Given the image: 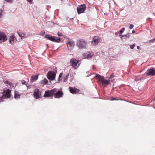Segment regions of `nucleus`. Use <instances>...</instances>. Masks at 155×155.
Returning <instances> with one entry per match:
<instances>
[{
  "mask_svg": "<svg viewBox=\"0 0 155 155\" xmlns=\"http://www.w3.org/2000/svg\"><path fill=\"white\" fill-rule=\"evenodd\" d=\"M45 38L49 40L54 42L59 43L61 41L60 37H58L55 36H52L49 34L45 35Z\"/></svg>",
  "mask_w": 155,
  "mask_h": 155,
  "instance_id": "7ed1b4c3",
  "label": "nucleus"
},
{
  "mask_svg": "<svg viewBox=\"0 0 155 155\" xmlns=\"http://www.w3.org/2000/svg\"><path fill=\"white\" fill-rule=\"evenodd\" d=\"M138 1H140V0H138Z\"/></svg>",
  "mask_w": 155,
  "mask_h": 155,
  "instance_id": "8fccbe9b",
  "label": "nucleus"
},
{
  "mask_svg": "<svg viewBox=\"0 0 155 155\" xmlns=\"http://www.w3.org/2000/svg\"><path fill=\"white\" fill-rule=\"evenodd\" d=\"M67 45L68 49L71 50L72 49L73 47H74V43L73 42L69 41L67 43Z\"/></svg>",
  "mask_w": 155,
  "mask_h": 155,
  "instance_id": "dca6fc26",
  "label": "nucleus"
},
{
  "mask_svg": "<svg viewBox=\"0 0 155 155\" xmlns=\"http://www.w3.org/2000/svg\"><path fill=\"white\" fill-rule=\"evenodd\" d=\"M34 96L36 99H38L41 97V94H39V90L38 89H35L34 92Z\"/></svg>",
  "mask_w": 155,
  "mask_h": 155,
  "instance_id": "9b49d317",
  "label": "nucleus"
},
{
  "mask_svg": "<svg viewBox=\"0 0 155 155\" xmlns=\"http://www.w3.org/2000/svg\"><path fill=\"white\" fill-rule=\"evenodd\" d=\"M69 76V74L68 73L66 74L63 79V81L64 82H66L68 80V78Z\"/></svg>",
  "mask_w": 155,
  "mask_h": 155,
  "instance_id": "5701e85b",
  "label": "nucleus"
},
{
  "mask_svg": "<svg viewBox=\"0 0 155 155\" xmlns=\"http://www.w3.org/2000/svg\"><path fill=\"white\" fill-rule=\"evenodd\" d=\"M21 84L23 85H25L26 84V82L25 80H22L21 81Z\"/></svg>",
  "mask_w": 155,
  "mask_h": 155,
  "instance_id": "cd10ccee",
  "label": "nucleus"
},
{
  "mask_svg": "<svg viewBox=\"0 0 155 155\" xmlns=\"http://www.w3.org/2000/svg\"><path fill=\"white\" fill-rule=\"evenodd\" d=\"M46 45L47 46V47L48 48V44H46Z\"/></svg>",
  "mask_w": 155,
  "mask_h": 155,
  "instance_id": "49530a36",
  "label": "nucleus"
},
{
  "mask_svg": "<svg viewBox=\"0 0 155 155\" xmlns=\"http://www.w3.org/2000/svg\"><path fill=\"white\" fill-rule=\"evenodd\" d=\"M63 95V93L61 91L58 90L54 94V96L55 98H59L62 97Z\"/></svg>",
  "mask_w": 155,
  "mask_h": 155,
  "instance_id": "9d476101",
  "label": "nucleus"
},
{
  "mask_svg": "<svg viewBox=\"0 0 155 155\" xmlns=\"http://www.w3.org/2000/svg\"><path fill=\"white\" fill-rule=\"evenodd\" d=\"M5 84H6L9 85L10 86H11L12 85V83L10 82H9L8 81H6L5 82Z\"/></svg>",
  "mask_w": 155,
  "mask_h": 155,
  "instance_id": "393cba45",
  "label": "nucleus"
},
{
  "mask_svg": "<svg viewBox=\"0 0 155 155\" xmlns=\"http://www.w3.org/2000/svg\"><path fill=\"white\" fill-rule=\"evenodd\" d=\"M25 85L27 87V88H29L30 87L29 85L28 84V83H27Z\"/></svg>",
  "mask_w": 155,
  "mask_h": 155,
  "instance_id": "c9c22d12",
  "label": "nucleus"
},
{
  "mask_svg": "<svg viewBox=\"0 0 155 155\" xmlns=\"http://www.w3.org/2000/svg\"><path fill=\"white\" fill-rule=\"evenodd\" d=\"M150 19H151V18L149 17L147 18V20H150Z\"/></svg>",
  "mask_w": 155,
  "mask_h": 155,
  "instance_id": "37998d69",
  "label": "nucleus"
},
{
  "mask_svg": "<svg viewBox=\"0 0 155 155\" xmlns=\"http://www.w3.org/2000/svg\"><path fill=\"white\" fill-rule=\"evenodd\" d=\"M87 42L83 39H81L77 41L76 45L80 49H84L86 48V45Z\"/></svg>",
  "mask_w": 155,
  "mask_h": 155,
  "instance_id": "20e7f679",
  "label": "nucleus"
},
{
  "mask_svg": "<svg viewBox=\"0 0 155 155\" xmlns=\"http://www.w3.org/2000/svg\"><path fill=\"white\" fill-rule=\"evenodd\" d=\"M57 89L56 88H54V89H51V90H50V91L52 94V95H54V94H55V92H56L57 91Z\"/></svg>",
  "mask_w": 155,
  "mask_h": 155,
  "instance_id": "b1692460",
  "label": "nucleus"
},
{
  "mask_svg": "<svg viewBox=\"0 0 155 155\" xmlns=\"http://www.w3.org/2000/svg\"><path fill=\"white\" fill-rule=\"evenodd\" d=\"M100 41V40L99 39V37L94 36L92 39V41L91 42V44L93 45H96L98 44V43Z\"/></svg>",
  "mask_w": 155,
  "mask_h": 155,
  "instance_id": "1a4fd4ad",
  "label": "nucleus"
},
{
  "mask_svg": "<svg viewBox=\"0 0 155 155\" xmlns=\"http://www.w3.org/2000/svg\"><path fill=\"white\" fill-rule=\"evenodd\" d=\"M57 35L59 36H62V34L60 32H58L57 34Z\"/></svg>",
  "mask_w": 155,
  "mask_h": 155,
  "instance_id": "c756f323",
  "label": "nucleus"
},
{
  "mask_svg": "<svg viewBox=\"0 0 155 155\" xmlns=\"http://www.w3.org/2000/svg\"><path fill=\"white\" fill-rule=\"evenodd\" d=\"M45 33V32L44 30L42 31L40 34V35L43 36Z\"/></svg>",
  "mask_w": 155,
  "mask_h": 155,
  "instance_id": "bb28decb",
  "label": "nucleus"
},
{
  "mask_svg": "<svg viewBox=\"0 0 155 155\" xmlns=\"http://www.w3.org/2000/svg\"><path fill=\"white\" fill-rule=\"evenodd\" d=\"M69 88L70 92L72 94L78 93L80 91L79 90L76 88L75 87L73 88L72 87H69Z\"/></svg>",
  "mask_w": 155,
  "mask_h": 155,
  "instance_id": "ddd939ff",
  "label": "nucleus"
},
{
  "mask_svg": "<svg viewBox=\"0 0 155 155\" xmlns=\"http://www.w3.org/2000/svg\"><path fill=\"white\" fill-rule=\"evenodd\" d=\"M115 35H118V33H117V32H116V33H115Z\"/></svg>",
  "mask_w": 155,
  "mask_h": 155,
  "instance_id": "de8ad7c7",
  "label": "nucleus"
},
{
  "mask_svg": "<svg viewBox=\"0 0 155 155\" xmlns=\"http://www.w3.org/2000/svg\"><path fill=\"white\" fill-rule=\"evenodd\" d=\"M140 48V46H137V49H139Z\"/></svg>",
  "mask_w": 155,
  "mask_h": 155,
  "instance_id": "a18cd8bd",
  "label": "nucleus"
},
{
  "mask_svg": "<svg viewBox=\"0 0 155 155\" xmlns=\"http://www.w3.org/2000/svg\"><path fill=\"white\" fill-rule=\"evenodd\" d=\"M7 2L11 3L13 2V0H5Z\"/></svg>",
  "mask_w": 155,
  "mask_h": 155,
  "instance_id": "c85d7f7f",
  "label": "nucleus"
},
{
  "mask_svg": "<svg viewBox=\"0 0 155 155\" xmlns=\"http://www.w3.org/2000/svg\"><path fill=\"white\" fill-rule=\"evenodd\" d=\"M122 31H124L125 29V28H123L121 29Z\"/></svg>",
  "mask_w": 155,
  "mask_h": 155,
  "instance_id": "79ce46f5",
  "label": "nucleus"
},
{
  "mask_svg": "<svg viewBox=\"0 0 155 155\" xmlns=\"http://www.w3.org/2000/svg\"><path fill=\"white\" fill-rule=\"evenodd\" d=\"M3 10V8H0V12H2V13Z\"/></svg>",
  "mask_w": 155,
  "mask_h": 155,
  "instance_id": "ea45409f",
  "label": "nucleus"
},
{
  "mask_svg": "<svg viewBox=\"0 0 155 155\" xmlns=\"http://www.w3.org/2000/svg\"><path fill=\"white\" fill-rule=\"evenodd\" d=\"M134 27V26L133 25V24H130V25L129 26V28L130 29H132Z\"/></svg>",
  "mask_w": 155,
  "mask_h": 155,
  "instance_id": "7c9ffc66",
  "label": "nucleus"
},
{
  "mask_svg": "<svg viewBox=\"0 0 155 155\" xmlns=\"http://www.w3.org/2000/svg\"><path fill=\"white\" fill-rule=\"evenodd\" d=\"M38 75L36 74L35 75H32L31 78L30 82L32 83L34 81H36L38 78Z\"/></svg>",
  "mask_w": 155,
  "mask_h": 155,
  "instance_id": "2eb2a0df",
  "label": "nucleus"
},
{
  "mask_svg": "<svg viewBox=\"0 0 155 155\" xmlns=\"http://www.w3.org/2000/svg\"><path fill=\"white\" fill-rule=\"evenodd\" d=\"M62 75H63L62 73H60V74H59L58 77H59V78H61L62 77Z\"/></svg>",
  "mask_w": 155,
  "mask_h": 155,
  "instance_id": "e433bc0d",
  "label": "nucleus"
},
{
  "mask_svg": "<svg viewBox=\"0 0 155 155\" xmlns=\"http://www.w3.org/2000/svg\"><path fill=\"white\" fill-rule=\"evenodd\" d=\"M2 12H0V18L2 17Z\"/></svg>",
  "mask_w": 155,
  "mask_h": 155,
  "instance_id": "a19ab883",
  "label": "nucleus"
},
{
  "mask_svg": "<svg viewBox=\"0 0 155 155\" xmlns=\"http://www.w3.org/2000/svg\"><path fill=\"white\" fill-rule=\"evenodd\" d=\"M61 78H59L58 77V81L55 82L54 83H58L61 80Z\"/></svg>",
  "mask_w": 155,
  "mask_h": 155,
  "instance_id": "f704fd0d",
  "label": "nucleus"
},
{
  "mask_svg": "<svg viewBox=\"0 0 155 155\" xmlns=\"http://www.w3.org/2000/svg\"><path fill=\"white\" fill-rule=\"evenodd\" d=\"M18 35L21 38L25 37V34H24L23 33H21L20 31H18Z\"/></svg>",
  "mask_w": 155,
  "mask_h": 155,
  "instance_id": "4be33fe9",
  "label": "nucleus"
},
{
  "mask_svg": "<svg viewBox=\"0 0 155 155\" xmlns=\"http://www.w3.org/2000/svg\"><path fill=\"white\" fill-rule=\"evenodd\" d=\"M85 9L86 5L84 4L79 6L77 7V12L79 14L83 13Z\"/></svg>",
  "mask_w": 155,
  "mask_h": 155,
  "instance_id": "0eeeda50",
  "label": "nucleus"
},
{
  "mask_svg": "<svg viewBox=\"0 0 155 155\" xmlns=\"http://www.w3.org/2000/svg\"><path fill=\"white\" fill-rule=\"evenodd\" d=\"M15 38L14 35H12L10 36L8 38L9 42L11 44H13L14 43V39Z\"/></svg>",
  "mask_w": 155,
  "mask_h": 155,
  "instance_id": "412c9836",
  "label": "nucleus"
},
{
  "mask_svg": "<svg viewBox=\"0 0 155 155\" xmlns=\"http://www.w3.org/2000/svg\"><path fill=\"white\" fill-rule=\"evenodd\" d=\"M153 14L155 16V14L154 13H153Z\"/></svg>",
  "mask_w": 155,
  "mask_h": 155,
  "instance_id": "09e8293b",
  "label": "nucleus"
},
{
  "mask_svg": "<svg viewBox=\"0 0 155 155\" xmlns=\"http://www.w3.org/2000/svg\"><path fill=\"white\" fill-rule=\"evenodd\" d=\"M79 60H77L75 58H73L70 60L71 65L74 68H77L79 66L81 63Z\"/></svg>",
  "mask_w": 155,
  "mask_h": 155,
  "instance_id": "39448f33",
  "label": "nucleus"
},
{
  "mask_svg": "<svg viewBox=\"0 0 155 155\" xmlns=\"http://www.w3.org/2000/svg\"><path fill=\"white\" fill-rule=\"evenodd\" d=\"M90 52H87L83 54L82 58H89L92 57Z\"/></svg>",
  "mask_w": 155,
  "mask_h": 155,
  "instance_id": "4468645a",
  "label": "nucleus"
},
{
  "mask_svg": "<svg viewBox=\"0 0 155 155\" xmlns=\"http://www.w3.org/2000/svg\"><path fill=\"white\" fill-rule=\"evenodd\" d=\"M146 74L147 76L155 75V68H151L148 69L146 73Z\"/></svg>",
  "mask_w": 155,
  "mask_h": 155,
  "instance_id": "6e6552de",
  "label": "nucleus"
},
{
  "mask_svg": "<svg viewBox=\"0 0 155 155\" xmlns=\"http://www.w3.org/2000/svg\"><path fill=\"white\" fill-rule=\"evenodd\" d=\"M56 75V74L54 71H50L48 72L47 77L49 80V83L48 84V85L52 84L51 81L55 80Z\"/></svg>",
  "mask_w": 155,
  "mask_h": 155,
  "instance_id": "f03ea898",
  "label": "nucleus"
},
{
  "mask_svg": "<svg viewBox=\"0 0 155 155\" xmlns=\"http://www.w3.org/2000/svg\"><path fill=\"white\" fill-rule=\"evenodd\" d=\"M97 80V82L99 84H101L104 87H106L108 84L110 80H105L104 76H101L98 74H96L95 76Z\"/></svg>",
  "mask_w": 155,
  "mask_h": 155,
  "instance_id": "f257e3e1",
  "label": "nucleus"
},
{
  "mask_svg": "<svg viewBox=\"0 0 155 155\" xmlns=\"http://www.w3.org/2000/svg\"><path fill=\"white\" fill-rule=\"evenodd\" d=\"M119 32H120V34L121 35L123 33V32H124V31H122L121 29H120V31H119Z\"/></svg>",
  "mask_w": 155,
  "mask_h": 155,
  "instance_id": "4c0bfd02",
  "label": "nucleus"
},
{
  "mask_svg": "<svg viewBox=\"0 0 155 155\" xmlns=\"http://www.w3.org/2000/svg\"><path fill=\"white\" fill-rule=\"evenodd\" d=\"M52 96V95L50 90L45 91L44 95V96L45 97H50Z\"/></svg>",
  "mask_w": 155,
  "mask_h": 155,
  "instance_id": "a211bd4d",
  "label": "nucleus"
},
{
  "mask_svg": "<svg viewBox=\"0 0 155 155\" xmlns=\"http://www.w3.org/2000/svg\"><path fill=\"white\" fill-rule=\"evenodd\" d=\"M135 45L134 44H133L132 45H131L130 46V48L131 49H133L134 48Z\"/></svg>",
  "mask_w": 155,
  "mask_h": 155,
  "instance_id": "2f4dec72",
  "label": "nucleus"
},
{
  "mask_svg": "<svg viewBox=\"0 0 155 155\" xmlns=\"http://www.w3.org/2000/svg\"><path fill=\"white\" fill-rule=\"evenodd\" d=\"M49 83V82L48 80L45 78H44L43 79L41 80L39 82V84H43V85L47 84Z\"/></svg>",
  "mask_w": 155,
  "mask_h": 155,
  "instance_id": "f3484780",
  "label": "nucleus"
},
{
  "mask_svg": "<svg viewBox=\"0 0 155 155\" xmlns=\"http://www.w3.org/2000/svg\"><path fill=\"white\" fill-rule=\"evenodd\" d=\"M120 35L121 40H123V39H126L127 38H129L130 37V34L128 33L125 35H119V36Z\"/></svg>",
  "mask_w": 155,
  "mask_h": 155,
  "instance_id": "6ab92c4d",
  "label": "nucleus"
},
{
  "mask_svg": "<svg viewBox=\"0 0 155 155\" xmlns=\"http://www.w3.org/2000/svg\"><path fill=\"white\" fill-rule=\"evenodd\" d=\"M135 31H134V30H133L132 31V33H135Z\"/></svg>",
  "mask_w": 155,
  "mask_h": 155,
  "instance_id": "c03bdc74",
  "label": "nucleus"
},
{
  "mask_svg": "<svg viewBox=\"0 0 155 155\" xmlns=\"http://www.w3.org/2000/svg\"><path fill=\"white\" fill-rule=\"evenodd\" d=\"M118 100V99H116L114 97H112L111 98V99H110V101H114V100Z\"/></svg>",
  "mask_w": 155,
  "mask_h": 155,
  "instance_id": "72a5a7b5",
  "label": "nucleus"
},
{
  "mask_svg": "<svg viewBox=\"0 0 155 155\" xmlns=\"http://www.w3.org/2000/svg\"><path fill=\"white\" fill-rule=\"evenodd\" d=\"M28 2H29L31 3L32 2L33 0H26Z\"/></svg>",
  "mask_w": 155,
  "mask_h": 155,
  "instance_id": "58836bf2",
  "label": "nucleus"
},
{
  "mask_svg": "<svg viewBox=\"0 0 155 155\" xmlns=\"http://www.w3.org/2000/svg\"><path fill=\"white\" fill-rule=\"evenodd\" d=\"M0 94H2V95L4 99L10 98L11 95V91L9 89H7L4 91L3 92Z\"/></svg>",
  "mask_w": 155,
  "mask_h": 155,
  "instance_id": "423d86ee",
  "label": "nucleus"
},
{
  "mask_svg": "<svg viewBox=\"0 0 155 155\" xmlns=\"http://www.w3.org/2000/svg\"><path fill=\"white\" fill-rule=\"evenodd\" d=\"M21 94L17 91H15L14 93V98L16 99H19L20 98Z\"/></svg>",
  "mask_w": 155,
  "mask_h": 155,
  "instance_id": "aec40b11",
  "label": "nucleus"
},
{
  "mask_svg": "<svg viewBox=\"0 0 155 155\" xmlns=\"http://www.w3.org/2000/svg\"><path fill=\"white\" fill-rule=\"evenodd\" d=\"M8 39V38L5 34L2 32H0V40L5 41Z\"/></svg>",
  "mask_w": 155,
  "mask_h": 155,
  "instance_id": "f8f14e48",
  "label": "nucleus"
},
{
  "mask_svg": "<svg viewBox=\"0 0 155 155\" xmlns=\"http://www.w3.org/2000/svg\"><path fill=\"white\" fill-rule=\"evenodd\" d=\"M115 75L114 74H111L109 77V79L115 77Z\"/></svg>",
  "mask_w": 155,
  "mask_h": 155,
  "instance_id": "473e14b6",
  "label": "nucleus"
},
{
  "mask_svg": "<svg viewBox=\"0 0 155 155\" xmlns=\"http://www.w3.org/2000/svg\"><path fill=\"white\" fill-rule=\"evenodd\" d=\"M155 41V38H154L151 39L150 40H149L147 41V42H148L149 43H153L154 41Z\"/></svg>",
  "mask_w": 155,
  "mask_h": 155,
  "instance_id": "a878e982",
  "label": "nucleus"
}]
</instances>
